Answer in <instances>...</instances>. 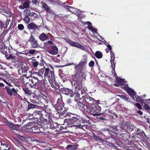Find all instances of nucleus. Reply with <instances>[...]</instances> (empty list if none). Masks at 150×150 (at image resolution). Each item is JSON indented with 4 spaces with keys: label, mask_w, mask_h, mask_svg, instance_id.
<instances>
[{
    "label": "nucleus",
    "mask_w": 150,
    "mask_h": 150,
    "mask_svg": "<svg viewBox=\"0 0 150 150\" xmlns=\"http://www.w3.org/2000/svg\"><path fill=\"white\" fill-rule=\"evenodd\" d=\"M95 109V107L93 108L92 107H91L90 110V114L95 116L100 115V114L97 113Z\"/></svg>",
    "instance_id": "dca6fc26"
},
{
    "label": "nucleus",
    "mask_w": 150,
    "mask_h": 150,
    "mask_svg": "<svg viewBox=\"0 0 150 150\" xmlns=\"http://www.w3.org/2000/svg\"><path fill=\"white\" fill-rule=\"evenodd\" d=\"M31 77H24L23 78V81L24 84L29 83L30 85Z\"/></svg>",
    "instance_id": "aec40b11"
},
{
    "label": "nucleus",
    "mask_w": 150,
    "mask_h": 150,
    "mask_svg": "<svg viewBox=\"0 0 150 150\" xmlns=\"http://www.w3.org/2000/svg\"><path fill=\"white\" fill-rule=\"evenodd\" d=\"M87 57L86 55H84L83 56V58L80 62V64L84 66L87 63Z\"/></svg>",
    "instance_id": "6ab92c4d"
},
{
    "label": "nucleus",
    "mask_w": 150,
    "mask_h": 150,
    "mask_svg": "<svg viewBox=\"0 0 150 150\" xmlns=\"http://www.w3.org/2000/svg\"><path fill=\"white\" fill-rule=\"evenodd\" d=\"M48 52L52 55H55L57 54L58 52L53 50H49Z\"/></svg>",
    "instance_id": "58836bf2"
},
{
    "label": "nucleus",
    "mask_w": 150,
    "mask_h": 150,
    "mask_svg": "<svg viewBox=\"0 0 150 150\" xmlns=\"http://www.w3.org/2000/svg\"><path fill=\"white\" fill-rule=\"evenodd\" d=\"M65 123H68L69 127L74 126L77 128H82L83 126L79 124L81 122L78 118L73 117L71 119H66L65 120Z\"/></svg>",
    "instance_id": "f257e3e1"
},
{
    "label": "nucleus",
    "mask_w": 150,
    "mask_h": 150,
    "mask_svg": "<svg viewBox=\"0 0 150 150\" xmlns=\"http://www.w3.org/2000/svg\"><path fill=\"white\" fill-rule=\"evenodd\" d=\"M95 56L98 58H101L102 57V54L100 52L97 51L95 53Z\"/></svg>",
    "instance_id": "c756f323"
},
{
    "label": "nucleus",
    "mask_w": 150,
    "mask_h": 150,
    "mask_svg": "<svg viewBox=\"0 0 150 150\" xmlns=\"http://www.w3.org/2000/svg\"><path fill=\"white\" fill-rule=\"evenodd\" d=\"M4 89L10 96H14L18 98H20L21 97L18 94L14 88H11L9 87L5 86Z\"/></svg>",
    "instance_id": "7ed1b4c3"
},
{
    "label": "nucleus",
    "mask_w": 150,
    "mask_h": 150,
    "mask_svg": "<svg viewBox=\"0 0 150 150\" xmlns=\"http://www.w3.org/2000/svg\"><path fill=\"white\" fill-rule=\"evenodd\" d=\"M137 113H138L139 115H141L143 114V112L142 111L140 110H139L137 112Z\"/></svg>",
    "instance_id": "bf43d9fd"
},
{
    "label": "nucleus",
    "mask_w": 150,
    "mask_h": 150,
    "mask_svg": "<svg viewBox=\"0 0 150 150\" xmlns=\"http://www.w3.org/2000/svg\"><path fill=\"white\" fill-rule=\"evenodd\" d=\"M65 7L71 12L76 14L78 16L79 15V14L81 12V11L68 5L66 6Z\"/></svg>",
    "instance_id": "0eeeda50"
},
{
    "label": "nucleus",
    "mask_w": 150,
    "mask_h": 150,
    "mask_svg": "<svg viewBox=\"0 0 150 150\" xmlns=\"http://www.w3.org/2000/svg\"><path fill=\"white\" fill-rule=\"evenodd\" d=\"M135 98H136V99H134V100H135L137 102H140L142 103H143L142 101L143 100H142L141 98L138 96H136V97Z\"/></svg>",
    "instance_id": "c9c22d12"
},
{
    "label": "nucleus",
    "mask_w": 150,
    "mask_h": 150,
    "mask_svg": "<svg viewBox=\"0 0 150 150\" xmlns=\"http://www.w3.org/2000/svg\"><path fill=\"white\" fill-rule=\"evenodd\" d=\"M47 42L50 44L52 45V42L51 41H49Z\"/></svg>",
    "instance_id": "774afa93"
},
{
    "label": "nucleus",
    "mask_w": 150,
    "mask_h": 150,
    "mask_svg": "<svg viewBox=\"0 0 150 150\" xmlns=\"http://www.w3.org/2000/svg\"><path fill=\"white\" fill-rule=\"evenodd\" d=\"M68 42L72 46H74L78 48H79L83 50H86L84 46H82L76 42L69 40L68 41Z\"/></svg>",
    "instance_id": "423d86ee"
},
{
    "label": "nucleus",
    "mask_w": 150,
    "mask_h": 150,
    "mask_svg": "<svg viewBox=\"0 0 150 150\" xmlns=\"http://www.w3.org/2000/svg\"><path fill=\"white\" fill-rule=\"evenodd\" d=\"M105 45L107 46L108 49H110V50H111V47L109 45V43H105Z\"/></svg>",
    "instance_id": "13d9d810"
},
{
    "label": "nucleus",
    "mask_w": 150,
    "mask_h": 150,
    "mask_svg": "<svg viewBox=\"0 0 150 150\" xmlns=\"http://www.w3.org/2000/svg\"><path fill=\"white\" fill-rule=\"evenodd\" d=\"M32 2L34 4H35L38 2L37 0H32Z\"/></svg>",
    "instance_id": "680f3d73"
},
{
    "label": "nucleus",
    "mask_w": 150,
    "mask_h": 150,
    "mask_svg": "<svg viewBox=\"0 0 150 150\" xmlns=\"http://www.w3.org/2000/svg\"><path fill=\"white\" fill-rule=\"evenodd\" d=\"M52 49L53 50H54L55 51H57L58 52V50L57 47L56 46H52Z\"/></svg>",
    "instance_id": "864d4df0"
},
{
    "label": "nucleus",
    "mask_w": 150,
    "mask_h": 150,
    "mask_svg": "<svg viewBox=\"0 0 150 150\" xmlns=\"http://www.w3.org/2000/svg\"><path fill=\"white\" fill-rule=\"evenodd\" d=\"M85 23L86 24L88 25L87 28L89 29L91 31L94 33H96V32L97 29L93 27L91 23L90 22H86Z\"/></svg>",
    "instance_id": "4468645a"
},
{
    "label": "nucleus",
    "mask_w": 150,
    "mask_h": 150,
    "mask_svg": "<svg viewBox=\"0 0 150 150\" xmlns=\"http://www.w3.org/2000/svg\"><path fill=\"white\" fill-rule=\"evenodd\" d=\"M76 145H68L66 147V149L68 150H74L77 148Z\"/></svg>",
    "instance_id": "412c9836"
},
{
    "label": "nucleus",
    "mask_w": 150,
    "mask_h": 150,
    "mask_svg": "<svg viewBox=\"0 0 150 150\" xmlns=\"http://www.w3.org/2000/svg\"><path fill=\"white\" fill-rule=\"evenodd\" d=\"M41 112L39 110H36L34 112V114L35 115H39L40 114Z\"/></svg>",
    "instance_id": "5fc2aeb1"
},
{
    "label": "nucleus",
    "mask_w": 150,
    "mask_h": 150,
    "mask_svg": "<svg viewBox=\"0 0 150 150\" xmlns=\"http://www.w3.org/2000/svg\"><path fill=\"white\" fill-rule=\"evenodd\" d=\"M41 63L39 64V65L41 66H43L44 65L45 62L43 59L41 60Z\"/></svg>",
    "instance_id": "6e6d98bb"
},
{
    "label": "nucleus",
    "mask_w": 150,
    "mask_h": 150,
    "mask_svg": "<svg viewBox=\"0 0 150 150\" xmlns=\"http://www.w3.org/2000/svg\"><path fill=\"white\" fill-rule=\"evenodd\" d=\"M63 93L67 95H69L71 97H72L74 95V93L72 90L67 88L65 89L63 91Z\"/></svg>",
    "instance_id": "9b49d317"
},
{
    "label": "nucleus",
    "mask_w": 150,
    "mask_h": 150,
    "mask_svg": "<svg viewBox=\"0 0 150 150\" xmlns=\"http://www.w3.org/2000/svg\"><path fill=\"white\" fill-rule=\"evenodd\" d=\"M125 79H123L122 78H117V82L121 85H123L124 83H125Z\"/></svg>",
    "instance_id": "a878e982"
},
{
    "label": "nucleus",
    "mask_w": 150,
    "mask_h": 150,
    "mask_svg": "<svg viewBox=\"0 0 150 150\" xmlns=\"http://www.w3.org/2000/svg\"><path fill=\"white\" fill-rule=\"evenodd\" d=\"M42 6L49 13L52 14H54L53 11L50 9L49 6L45 4H42Z\"/></svg>",
    "instance_id": "f3484780"
},
{
    "label": "nucleus",
    "mask_w": 150,
    "mask_h": 150,
    "mask_svg": "<svg viewBox=\"0 0 150 150\" xmlns=\"http://www.w3.org/2000/svg\"><path fill=\"white\" fill-rule=\"evenodd\" d=\"M16 55L18 57H23L24 56V53L21 52H18L16 53Z\"/></svg>",
    "instance_id": "a19ab883"
},
{
    "label": "nucleus",
    "mask_w": 150,
    "mask_h": 150,
    "mask_svg": "<svg viewBox=\"0 0 150 150\" xmlns=\"http://www.w3.org/2000/svg\"><path fill=\"white\" fill-rule=\"evenodd\" d=\"M64 103L63 105L62 106V105H55L54 106V107L55 108V109L56 110H57L58 112H59L60 113V110H62L63 108H64V109L65 108L64 107Z\"/></svg>",
    "instance_id": "a211bd4d"
},
{
    "label": "nucleus",
    "mask_w": 150,
    "mask_h": 150,
    "mask_svg": "<svg viewBox=\"0 0 150 150\" xmlns=\"http://www.w3.org/2000/svg\"><path fill=\"white\" fill-rule=\"evenodd\" d=\"M135 105L139 109H142V107L138 103H136Z\"/></svg>",
    "instance_id": "603ef678"
},
{
    "label": "nucleus",
    "mask_w": 150,
    "mask_h": 150,
    "mask_svg": "<svg viewBox=\"0 0 150 150\" xmlns=\"http://www.w3.org/2000/svg\"><path fill=\"white\" fill-rule=\"evenodd\" d=\"M4 87V85L1 83H0V87Z\"/></svg>",
    "instance_id": "e2e57ef3"
},
{
    "label": "nucleus",
    "mask_w": 150,
    "mask_h": 150,
    "mask_svg": "<svg viewBox=\"0 0 150 150\" xmlns=\"http://www.w3.org/2000/svg\"><path fill=\"white\" fill-rule=\"evenodd\" d=\"M49 38H50L49 36L46 35L44 33H42L39 36L40 39L42 41L49 40Z\"/></svg>",
    "instance_id": "2eb2a0df"
},
{
    "label": "nucleus",
    "mask_w": 150,
    "mask_h": 150,
    "mask_svg": "<svg viewBox=\"0 0 150 150\" xmlns=\"http://www.w3.org/2000/svg\"><path fill=\"white\" fill-rule=\"evenodd\" d=\"M127 85L125 87L123 88L126 91L128 94L133 99H135L136 97V93L132 89L129 88Z\"/></svg>",
    "instance_id": "39448f33"
},
{
    "label": "nucleus",
    "mask_w": 150,
    "mask_h": 150,
    "mask_svg": "<svg viewBox=\"0 0 150 150\" xmlns=\"http://www.w3.org/2000/svg\"><path fill=\"white\" fill-rule=\"evenodd\" d=\"M6 124L13 129L16 130L17 129V127L13 123L8 122H7Z\"/></svg>",
    "instance_id": "393cba45"
},
{
    "label": "nucleus",
    "mask_w": 150,
    "mask_h": 150,
    "mask_svg": "<svg viewBox=\"0 0 150 150\" xmlns=\"http://www.w3.org/2000/svg\"><path fill=\"white\" fill-rule=\"evenodd\" d=\"M30 86L34 88L37 86L40 81L37 77L33 76L31 77Z\"/></svg>",
    "instance_id": "20e7f679"
},
{
    "label": "nucleus",
    "mask_w": 150,
    "mask_h": 150,
    "mask_svg": "<svg viewBox=\"0 0 150 150\" xmlns=\"http://www.w3.org/2000/svg\"><path fill=\"white\" fill-rule=\"evenodd\" d=\"M17 52H17L14 49H12L11 50V51L10 52V53H11L12 54H16V53Z\"/></svg>",
    "instance_id": "de8ad7c7"
},
{
    "label": "nucleus",
    "mask_w": 150,
    "mask_h": 150,
    "mask_svg": "<svg viewBox=\"0 0 150 150\" xmlns=\"http://www.w3.org/2000/svg\"><path fill=\"white\" fill-rule=\"evenodd\" d=\"M30 101L31 102L33 103H36V101L30 99Z\"/></svg>",
    "instance_id": "0e129e2a"
},
{
    "label": "nucleus",
    "mask_w": 150,
    "mask_h": 150,
    "mask_svg": "<svg viewBox=\"0 0 150 150\" xmlns=\"http://www.w3.org/2000/svg\"><path fill=\"white\" fill-rule=\"evenodd\" d=\"M24 91L27 94H30L31 93V91L27 88H23V89Z\"/></svg>",
    "instance_id": "79ce46f5"
},
{
    "label": "nucleus",
    "mask_w": 150,
    "mask_h": 150,
    "mask_svg": "<svg viewBox=\"0 0 150 150\" xmlns=\"http://www.w3.org/2000/svg\"><path fill=\"white\" fill-rule=\"evenodd\" d=\"M110 50V49H105V51H106V52L107 53H108V52H109V51H110V50Z\"/></svg>",
    "instance_id": "338daca9"
},
{
    "label": "nucleus",
    "mask_w": 150,
    "mask_h": 150,
    "mask_svg": "<svg viewBox=\"0 0 150 150\" xmlns=\"http://www.w3.org/2000/svg\"><path fill=\"white\" fill-rule=\"evenodd\" d=\"M10 22V20L7 19H6V22H5L6 27L7 28L8 25L9 24V22Z\"/></svg>",
    "instance_id": "3c124183"
},
{
    "label": "nucleus",
    "mask_w": 150,
    "mask_h": 150,
    "mask_svg": "<svg viewBox=\"0 0 150 150\" xmlns=\"http://www.w3.org/2000/svg\"><path fill=\"white\" fill-rule=\"evenodd\" d=\"M150 101V99L148 100ZM142 103V105L144 103V106L145 109L148 110H150V102L148 101V100H143Z\"/></svg>",
    "instance_id": "f8f14e48"
},
{
    "label": "nucleus",
    "mask_w": 150,
    "mask_h": 150,
    "mask_svg": "<svg viewBox=\"0 0 150 150\" xmlns=\"http://www.w3.org/2000/svg\"><path fill=\"white\" fill-rule=\"evenodd\" d=\"M28 28L29 29H35L37 28V26L33 23H31L28 25Z\"/></svg>",
    "instance_id": "5701e85b"
},
{
    "label": "nucleus",
    "mask_w": 150,
    "mask_h": 150,
    "mask_svg": "<svg viewBox=\"0 0 150 150\" xmlns=\"http://www.w3.org/2000/svg\"><path fill=\"white\" fill-rule=\"evenodd\" d=\"M27 103L28 104V108L29 109L30 108H35L37 107V105L30 103L29 102L27 101Z\"/></svg>",
    "instance_id": "2f4dec72"
},
{
    "label": "nucleus",
    "mask_w": 150,
    "mask_h": 150,
    "mask_svg": "<svg viewBox=\"0 0 150 150\" xmlns=\"http://www.w3.org/2000/svg\"><path fill=\"white\" fill-rule=\"evenodd\" d=\"M36 50H35L33 49H30L29 50V52L30 54H33L36 53Z\"/></svg>",
    "instance_id": "c03bdc74"
},
{
    "label": "nucleus",
    "mask_w": 150,
    "mask_h": 150,
    "mask_svg": "<svg viewBox=\"0 0 150 150\" xmlns=\"http://www.w3.org/2000/svg\"><path fill=\"white\" fill-rule=\"evenodd\" d=\"M96 108V112L98 113V112H99L101 110V107L99 105H97L95 107Z\"/></svg>",
    "instance_id": "4c0bfd02"
},
{
    "label": "nucleus",
    "mask_w": 150,
    "mask_h": 150,
    "mask_svg": "<svg viewBox=\"0 0 150 150\" xmlns=\"http://www.w3.org/2000/svg\"><path fill=\"white\" fill-rule=\"evenodd\" d=\"M55 74L54 71L51 70L49 68L45 69V72L44 74V77L48 78L50 84H53L55 81Z\"/></svg>",
    "instance_id": "f03ea898"
},
{
    "label": "nucleus",
    "mask_w": 150,
    "mask_h": 150,
    "mask_svg": "<svg viewBox=\"0 0 150 150\" xmlns=\"http://www.w3.org/2000/svg\"><path fill=\"white\" fill-rule=\"evenodd\" d=\"M61 98H59L57 101V104L56 105H62V106L63 105L64 103L63 102L62 100V97L61 95H60Z\"/></svg>",
    "instance_id": "cd10ccee"
},
{
    "label": "nucleus",
    "mask_w": 150,
    "mask_h": 150,
    "mask_svg": "<svg viewBox=\"0 0 150 150\" xmlns=\"http://www.w3.org/2000/svg\"><path fill=\"white\" fill-rule=\"evenodd\" d=\"M118 96L120 97L121 98L124 99L125 100H127V98L124 95H117Z\"/></svg>",
    "instance_id": "49530a36"
},
{
    "label": "nucleus",
    "mask_w": 150,
    "mask_h": 150,
    "mask_svg": "<svg viewBox=\"0 0 150 150\" xmlns=\"http://www.w3.org/2000/svg\"><path fill=\"white\" fill-rule=\"evenodd\" d=\"M30 4V1L26 0V1L23 3V5H21L19 6V8L22 9L25 8H27L29 7Z\"/></svg>",
    "instance_id": "ddd939ff"
},
{
    "label": "nucleus",
    "mask_w": 150,
    "mask_h": 150,
    "mask_svg": "<svg viewBox=\"0 0 150 150\" xmlns=\"http://www.w3.org/2000/svg\"><path fill=\"white\" fill-rule=\"evenodd\" d=\"M118 129L116 126H110L109 127V131L110 132H117Z\"/></svg>",
    "instance_id": "bb28decb"
},
{
    "label": "nucleus",
    "mask_w": 150,
    "mask_h": 150,
    "mask_svg": "<svg viewBox=\"0 0 150 150\" xmlns=\"http://www.w3.org/2000/svg\"><path fill=\"white\" fill-rule=\"evenodd\" d=\"M6 58L7 59L10 60L12 62L15 61V58L11 54H10L9 56L8 57L6 56Z\"/></svg>",
    "instance_id": "c85d7f7f"
},
{
    "label": "nucleus",
    "mask_w": 150,
    "mask_h": 150,
    "mask_svg": "<svg viewBox=\"0 0 150 150\" xmlns=\"http://www.w3.org/2000/svg\"><path fill=\"white\" fill-rule=\"evenodd\" d=\"M18 29L21 30L23 29L24 28L23 25L22 24H18Z\"/></svg>",
    "instance_id": "37998d69"
},
{
    "label": "nucleus",
    "mask_w": 150,
    "mask_h": 150,
    "mask_svg": "<svg viewBox=\"0 0 150 150\" xmlns=\"http://www.w3.org/2000/svg\"><path fill=\"white\" fill-rule=\"evenodd\" d=\"M68 108H67L64 110L63 111V112L60 115H61V116L62 117H66V116H68L69 117L70 116V113L69 112H66V111L67 110Z\"/></svg>",
    "instance_id": "4be33fe9"
},
{
    "label": "nucleus",
    "mask_w": 150,
    "mask_h": 150,
    "mask_svg": "<svg viewBox=\"0 0 150 150\" xmlns=\"http://www.w3.org/2000/svg\"><path fill=\"white\" fill-rule=\"evenodd\" d=\"M45 69L44 68H41L39 70L38 72V74L40 76L42 75L43 73L45 72Z\"/></svg>",
    "instance_id": "f704fd0d"
},
{
    "label": "nucleus",
    "mask_w": 150,
    "mask_h": 150,
    "mask_svg": "<svg viewBox=\"0 0 150 150\" xmlns=\"http://www.w3.org/2000/svg\"><path fill=\"white\" fill-rule=\"evenodd\" d=\"M94 64V62L93 61H91L89 63L88 65L90 67H93Z\"/></svg>",
    "instance_id": "09e8293b"
},
{
    "label": "nucleus",
    "mask_w": 150,
    "mask_h": 150,
    "mask_svg": "<svg viewBox=\"0 0 150 150\" xmlns=\"http://www.w3.org/2000/svg\"><path fill=\"white\" fill-rule=\"evenodd\" d=\"M35 40L34 37L31 35L29 40L30 42L31 43Z\"/></svg>",
    "instance_id": "8fccbe9b"
},
{
    "label": "nucleus",
    "mask_w": 150,
    "mask_h": 150,
    "mask_svg": "<svg viewBox=\"0 0 150 150\" xmlns=\"http://www.w3.org/2000/svg\"><path fill=\"white\" fill-rule=\"evenodd\" d=\"M1 145L6 150H10L11 149L10 147L8 146V144H7L1 143Z\"/></svg>",
    "instance_id": "b1692460"
},
{
    "label": "nucleus",
    "mask_w": 150,
    "mask_h": 150,
    "mask_svg": "<svg viewBox=\"0 0 150 150\" xmlns=\"http://www.w3.org/2000/svg\"><path fill=\"white\" fill-rule=\"evenodd\" d=\"M84 66L82 65L81 64H80V63L79 62V64L76 66L75 67V69L77 70H81Z\"/></svg>",
    "instance_id": "7c9ffc66"
},
{
    "label": "nucleus",
    "mask_w": 150,
    "mask_h": 150,
    "mask_svg": "<svg viewBox=\"0 0 150 150\" xmlns=\"http://www.w3.org/2000/svg\"><path fill=\"white\" fill-rule=\"evenodd\" d=\"M47 67H50L52 70L53 71L54 70V68L53 66L50 64H48V65H47Z\"/></svg>",
    "instance_id": "4d7b16f0"
},
{
    "label": "nucleus",
    "mask_w": 150,
    "mask_h": 150,
    "mask_svg": "<svg viewBox=\"0 0 150 150\" xmlns=\"http://www.w3.org/2000/svg\"><path fill=\"white\" fill-rule=\"evenodd\" d=\"M33 66L35 67L39 64L38 62L36 61V59H33L32 62Z\"/></svg>",
    "instance_id": "473e14b6"
},
{
    "label": "nucleus",
    "mask_w": 150,
    "mask_h": 150,
    "mask_svg": "<svg viewBox=\"0 0 150 150\" xmlns=\"http://www.w3.org/2000/svg\"><path fill=\"white\" fill-rule=\"evenodd\" d=\"M23 20L27 23H29L30 21V18L28 17L27 16H25Z\"/></svg>",
    "instance_id": "ea45409f"
},
{
    "label": "nucleus",
    "mask_w": 150,
    "mask_h": 150,
    "mask_svg": "<svg viewBox=\"0 0 150 150\" xmlns=\"http://www.w3.org/2000/svg\"><path fill=\"white\" fill-rule=\"evenodd\" d=\"M28 16L34 18H36L38 17V15L34 12H32L28 13Z\"/></svg>",
    "instance_id": "e433bc0d"
},
{
    "label": "nucleus",
    "mask_w": 150,
    "mask_h": 150,
    "mask_svg": "<svg viewBox=\"0 0 150 150\" xmlns=\"http://www.w3.org/2000/svg\"><path fill=\"white\" fill-rule=\"evenodd\" d=\"M30 11L29 9H25L24 11V13L25 14L27 15H28V13H30Z\"/></svg>",
    "instance_id": "a18cd8bd"
},
{
    "label": "nucleus",
    "mask_w": 150,
    "mask_h": 150,
    "mask_svg": "<svg viewBox=\"0 0 150 150\" xmlns=\"http://www.w3.org/2000/svg\"><path fill=\"white\" fill-rule=\"evenodd\" d=\"M110 57L111 59L110 62L111 63V67H112L114 70L115 69V64L114 62V60L115 59V54L112 51H110Z\"/></svg>",
    "instance_id": "9d476101"
},
{
    "label": "nucleus",
    "mask_w": 150,
    "mask_h": 150,
    "mask_svg": "<svg viewBox=\"0 0 150 150\" xmlns=\"http://www.w3.org/2000/svg\"><path fill=\"white\" fill-rule=\"evenodd\" d=\"M98 140H99V142L101 143H103V142H104V141L103 140L101 139H100L99 138H98Z\"/></svg>",
    "instance_id": "052dcab7"
},
{
    "label": "nucleus",
    "mask_w": 150,
    "mask_h": 150,
    "mask_svg": "<svg viewBox=\"0 0 150 150\" xmlns=\"http://www.w3.org/2000/svg\"><path fill=\"white\" fill-rule=\"evenodd\" d=\"M32 47L33 48H36L38 47V45L37 41L36 40L31 43Z\"/></svg>",
    "instance_id": "72a5a7b5"
},
{
    "label": "nucleus",
    "mask_w": 150,
    "mask_h": 150,
    "mask_svg": "<svg viewBox=\"0 0 150 150\" xmlns=\"http://www.w3.org/2000/svg\"><path fill=\"white\" fill-rule=\"evenodd\" d=\"M28 69V68L27 64L23 63L21 64V69H18V72L20 74H21L22 73L26 72Z\"/></svg>",
    "instance_id": "6e6552de"
},
{
    "label": "nucleus",
    "mask_w": 150,
    "mask_h": 150,
    "mask_svg": "<svg viewBox=\"0 0 150 150\" xmlns=\"http://www.w3.org/2000/svg\"><path fill=\"white\" fill-rule=\"evenodd\" d=\"M85 100L86 103L91 105H92L93 103L95 102V100L92 97L88 96H85Z\"/></svg>",
    "instance_id": "1a4fd4ad"
},
{
    "label": "nucleus",
    "mask_w": 150,
    "mask_h": 150,
    "mask_svg": "<svg viewBox=\"0 0 150 150\" xmlns=\"http://www.w3.org/2000/svg\"><path fill=\"white\" fill-rule=\"evenodd\" d=\"M3 81L5 83H6L9 86H11V84H9L6 80H3Z\"/></svg>",
    "instance_id": "69168bd1"
}]
</instances>
